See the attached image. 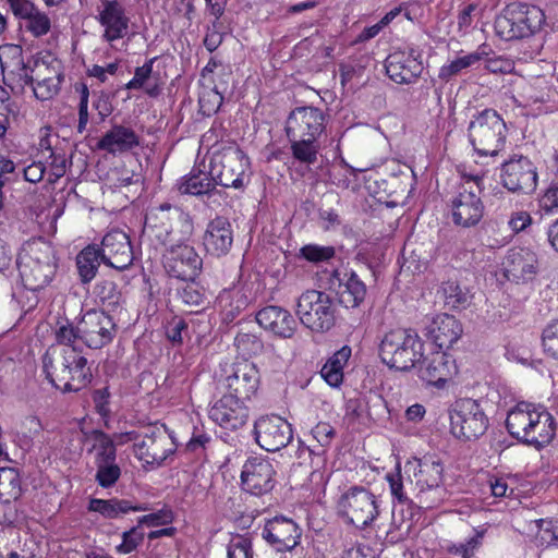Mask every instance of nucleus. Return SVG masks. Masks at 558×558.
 I'll return each mask as SVG.
<instances>
[{
	"instance_id": "f257e3e1",
	"label": "nucleus",
	"mask_w": 558,
	"mask_h": 558,
	"mask_svg": "<svg viewBox=\"0 0 558 558\" xmlns=\"http://www.w3.org/2000/svg\"><path fill=\"white\" fill-rule=\"evenodd\" d=\"M326 122L327 114L314 106L296 107L290 112L286 133L294 159L305 165L317 161Z\"/></svg>"
},
{
	"instance_id": "f03ea898",
	"label": "nucleus",
	"mask_w": 558,
	"mask_h": 558,
	"mask_svg": "<svg viewBox=\"0 0 558 558\" xmlns=\"http://www.w3.org/2000/svg\"><path fill=\"white\" fill-rule=\"evenodd\" d=\"M46 378L63 392H77L87 387L93 378L87 359L82 351L66 348L58 352L50 347L43 356Z\"/></svg>"
},
{
	"instance_id": "7ed1b4c3",
	"label": "nucleus",
	"mask_w": 558,
	"mask_h": 558,
	"mask_svg": "<svg viewBox=\"0 0 558 558\" xmlns=\"http://www.w3.org/2000/svg\"><path fill=\"white\" fill-rule=\"evenodd\" d=\"M506 427L512 437L535 448L547 446L556 433L554 416L527 402H520L509 411Z\"/></svg>"
},
{
	"instance_id": "20e7f679",
	"label": "nucleus",
	"mask_w": 558,
	"mask_h": 558,
	"mask_svg": "<svg viewBox=\"0 0 558 558\" xmlns=\"http://www.w3.org/2000/svg\"><path fill=\"white\" fill-rule=\"evenodd\" d=\"M209 175L217 185L243 191L251 181L248 157L235 144L223 145L213 153Z\"/></svg>"
},
{
	"instance_id": "39448f33",
	"label": "nucleus",
	"mask_w": 558,
	"mask_h": 558,
	"mask_svg": "<svg viewBox=\"0 0 558 558\" xmlns=\"http://www.w3.org/2000/svg\"><path fill=\"white\" fill-rule=\"evenodd\" d=\"M16 265L24 287L32 291L43 289L48 284L56 270L52 250L40 239L23 245Z\"/></svg>"
},
{
	"instance_id": "423d86ee",
	"label": "nucleus",
	"mask_w": 558,
	"mask_h": 558,
	"mask_svg": "<svg viewBox=\"0 0 558 558\" xmlns=\"http://www.w3.org/2000/svg\"><path fill=\"white\" fill-rule=\"evenodd\" d=\"M468 137L478 156L496 157L506 144L507 126L496 110L484 109L470 121Z\"/></svg>"
},
{
	"instance_id": "0eeeda50",
	"label": "nucleus",
	"mask_w": 558,
	"mask_h": 558,
	"mask_svg": "<svg viewBox=\"0 0 558 558\" xmlns=\"http://www.w3.org/2000/svg\"><path fill=\"white\" fill-rule=\"evenodd\" d=\"M545 14L542 9L527 3H511L495 20L496 35L502 40L530 37L542 28Z\"/></svg>"
},
{
	"instance_id": "6e6552de",
	"label": "nucleus",
	"mask_w": 558,
	"mask_h": 558,
	"mask_svg": "<svg viewBox=\"0 0 558 558\" xmlns=\"http://www.w3.org/2000/svg\"><path fill=\"white\" fill-rule=\"evenodd\" d=\"M450 433L458 439L471 441L485 434L489 420L481 402L472 398H459L449 407Z\"/></svg>"
},
{
	"instance_id": "1a4fd4ad",
	"label": "nucleus",
	"mask_w": 558,
	"mask_h": 558,
	"mask_svg": "<svg viewBox=\"0 0 558 558\" xmlns=\"http://www.w3.org/2000/svg\"><path fill=\"white\" fill-rule=\"evenodd\" d=\"M337 513L345 524L363 530L379 515L376 495L362 486H352L337 501Z\"/></svg>"
},
{
	"instance_id": "9d476101",
	"label": "nucleus",
	"mask_w": 558,
	"mask_h": 558,
	"mask_svg": "<svg viewBox=\"0 0 558 558\" xmlns=\"http://www.w3.org/2000/svg\"><path fill=\"white\" fill-rule=\"evenodd\" d=\"M336 305L325 292L307 290L303 292L296 304V315L302 325L314 332L330 330L336 323Z\"/></svg>"
},
{
	"instance_id": "9b49d317",
	"label": "nucleus",
	"mask_w": 558,
	"mask_h": 558,
	"mask_svg": "<svg viewBox=\"0 0 558 558\" xmlns=\"http://www.w3.org/2000/svg\"><path fill=\"white\" fill-rule=\"evenodd\" d=\"M465 184L452 201V220L454 225L464 228L477 225L484 215V205L480 197V174L465 175Z\"/></svg>"
},
{
	"instance_id": "f8f14e48",
	"label": "nucleus",
	"mask_w": 558,
	"mask_h": 558,
	"mask_svg": "<svg viewBox=\"0 0 558 558\" xmlns=\"http://www.w3.org/2000/svg\"><path fill=\"white\" fill-rule=\"evenodd\" d=\"M499 178L509 192L530 194L537 186V168L529 157L514 154L501 163Z\"/></svg>"
},
{
	"instance_id": "ddd939ff",
	"label": "nucleus",
	"mask_w": 558,
	"mask_h": 558,
	"mask_svg": "<svg viewBox=\"0 0 558 558\" xmlns=\"http://www.w3.org/2000/svg\"><path fill=\"white\" fill-rule=\"evenodd\" d=\"M163 267L166 272L182 281H193L202 272L203 258L193 245L181 240L171 244L163 253Z\"/></svg>"
},
{
	"instance_id": "4468645a",
	"label": "nucleus",
	"mask_w": 558,
	"mask_h": 558,
	"mask_svg": "<svg viewBox=\"0 0 558 558\" xmlns=\"http://www.w3.org/2000/svg\"><path fill=\"white\" fill-rule=\"evenodd\" d=\"M190 227L187 216L179 208H174L171 214L149 213L146 216L142 238L149 241L155 247L167 246L178 243L175 238V227L179 225Z\"/></svg>"
},
{
	"instance_id": "2eb2a0df",
	"label": "nucleus",
	"mask_w": 558,
	"mask_h": 558,
	"mask_svg": "<svg viewBox=\"0 0 558 558\" xmlns=\"http://www.w3.org/2000/svg\"><path fill=\"white\" fill-rule=\"evenodd\" d=\"M177 446L163 425L148 426L141 441L135 442V456L146 464L161 465Z\"/></svg>"
},
{
	"instance_id": "dca6fc26",
	"label": "nucleus",
	"mask_w": 558,
	"mask_h": 558,
	"mask_svg": "<svg viewBox=\"0 0 558 558\" xmlns=\"http://www.w3.org/2000/svg\"><path fill=\"white\" fill-rule=\"evenodd\" d=\"M275 476L276 470L269 459L251 457L242 466V489L253 496H264L274 489L276 484Z\"/></svg>"
},
{
	"instance_id": "f3484780",
	"label": "nucleus",
	"mask_w": 558,
	"mask_h": 558,
	"mask_svg": "<svg viewBox=\"0 0 558 558\" xmlns=\"http://www.w3.org/2000/svg\"><path fill=\"white\" fill-rule=\"evenodd\" d=\"M256 442L266 451L275 452L284 448L293 438L291 424L278 415H265L254 424Z\"/></svg>"
},
{
	"instance_id": "a211bd4d",
	"label": "nucleus",
	"mask_w": 558,
	"mask_h": 558,
	"mask_svg": "<svg viewBox=\"0 0 558 558\" xmlns=\"http://www.w3.org/2000/svg\"><path fill=\"white\" fill-rule=\"evenodd\" d=\"M219 385L223 395H230L245 402L257 391L259 374L253 363L244 361L235 364L231 373L219 381Z\"/></svg>"
},
{
	"instance_id": "6ab92c4d",
	"label": "nucleus",
	"mask_w": 558,
	"mask_h": 558,
	"mask_svg": "<svg viewBox=\"0 0 558 558\" xmlns=\"http://www.w3.org/2000/svg\"><path fill=\"white\" fill-rule=\"evenodd\" d=\"M97 21L102 27V41L108 43L111 47L129 34L131 20L126 14L125 7L118 0H101Z\"/></svg>"
},
{
	"instance_id": "aec40b11",
	"label": "nucleus",
	"mask_w": 558,
	"mask_h": 558,
	"mask_svg": "<svg viewBox=\"0 0 558 558\" xmlns=\"http://www.w3.org/2000/svg\"><path fill=\"white\" fill-rule=\"evenodd\" d=\"M83 344L90 349H101L109 344L117 327L111 316L104 311H88L81 318Z\"/></svg>"
},
{
	"instance_id": "412c9836",
	"label": "nucleus",
	"mask_w": 558,
	"mask_h": 558,
	"mask_svg": "<svg viewBox=\"0 0 558 558\" xmlns=\"http://www.w3.org/2000/svg\"><path fill=\"white\" fill-rule=\"evenodd\" d=\"M262 536L276 551L286 553L300 544L302 529L292 519L276 515L266 521Z\"/></svg>"
},
{
	"instance_id": "4be33fe9",
	"label": "nucleus",
	"mask_w": 558,
	"mask_h": 558,
	"mask_svg": "<svg viewBox=\"0 0 558 558\" xmlns=\"http://www.w3.org/2000/svg\"><path fill=\"white\" fill-rule=\"evenodd\" d=\"M101 260L108 267L123 271L134 259L129 235L121 230H111L105 234L100 247Z\"/></svg>"
},
{
	"instance_id": "5701e85b",
	"label": "nucleus",
	"mask_w": 558,
	"mask_h": 558,
	"mask_svg": "<svg viewBox=\"0 0 558 558\" xmlns=\"http://www.w3.org/2000/svg\"><path fill=\"white\" fill-rule=\"evenodd\" d=\"M10 49L14 53L15 65L17 66V82L21 86H32L35 97L39 100L50 99L58 93L62 82L60 72H52L51 75L38 74V77H33L28 72V65L23 61L21 47L13 46Z\"/></svg>"
},
{
	"instance_id": "b1692460",
	"label": "nucleus",
	"mask_w": 558,
	"mask_h": 558,
	"mask_svg": "<svg viewBox=\"0 0 558 558\" xmlns=\"http://www.w3.org/2000/svg\"><path fill=\"white\" fill-rule=\"evenodd\" d=\"M211 421L225 429L235 430L244 426L248 420V408L244 401L230 395H222L208 410Z\"/></svg>"
},
{
	"instance_id": "393cba45",
	"label": "nucleus",
	"mask_w": 558,
	"mask_h": 558,
	"mask_svg": "<svg viewBox=\"0 0 558 558\" xmlns=\"http://www.w3.org/2000/svg\"><path fill=\"white\" fill-rule=\"evenodd\" d=\"M462 325L454 316L442 313L430 318L425 336L438 350L450 348L461 337Z\"/></svg>"
},
{
	"instance_id": "a878e982",
	"label": "nucleus",
	"mask_w": 558,
	"mask_h": 558,
	"mask_svg": "<svg viewBox=\"0 0 558 558\" xmlns=\"http://www.w3.org/2000/svg\"><path fill=\"white\" fill-rule=\"evenodd\" d=\"M256 322L258 325L282 339L293 337L298 323L292 314L277 305H268L256 313Z\"/></svg>"
},
{
	"instance_id": "bb28decb",
	"label": "nucleus",
	"mask_w": 558,
	"mask_h": 558,
	"mask_svg": "<svg viewBox=\"0 0 558 558\" xmlns=\"http://www.w3.org/2000/svg\"><path fill=\"white\" fill-rule=\"evenodd\" d=\"M506 276L517 283L532 281L538 272L537 255L529 248L509 252L505 266Z\"/></svg>"
},
{
	"instance_id": "cd10ccee",
	"label": "nucleus",
	"mask_w": 558,
	"mask_h": 558,
	"mask_svg": "<svg viewBox=\"0 0 558 558\" xmlns=\"http://www.w3.org/2000/svg\"><path fill=\"white\" fill-rule=\"evenodd\" d=\"M233 243V231L230 222L223 217L213 219L206 228L203 244L206 252L213 256H225Z\"/></svg>"
},
{
	"instance_id": "c85d7f7f",
	"label": "nucleus",
	"mask_w": 558,
	"mask_h": 558,
	"mask_svg": "<svg viewBox=\"0 0 558 558\" xmlns=\"http://www.w3.org/2000/svg\"><path fill=\"white\" fill-rule=\"evenodd\" d=\"M424 366V375L421 376L426 386L441 389L456 373L453 361L442 351H436L430 357L421 361V368Z\"/></svg>"
},
{
	"instance_id": "c756f323",
	"label": "nucleus",
	"mask_w": 558,
	"mask_h": 558,
	"mask_svg": "<svg viewBox=\"0 0 558 558\" xmlns=\"http://www.w3.org/2000/svg\"><path fill=\"white\" fill-rule=\"evenodd\" d=\"M248 296L241 288L222 290L217 296L216 304L220 311L221 319L231 324L248 306Z\"/></svg>"
},
{
	"instance_id": "7c9ffc66",
	"label": "nucleus",
	"mask_w": 558,
	"mask_h": 558,
	"mask_svg": "<svg viewBox=\"0 0 558 558\" xmlns=\"http://www.w3.org/2000/svg\"><path fill=\"white\" fill-rule=\"evenodd\" d=\"M140 144L136 133L126 126L114 125L98 142L97 147L110 154L126 151Z\"/></svg>"
},
{
	"instance_id": "2f4dec72",
	"label": "nucleus",
	"mask_w": 558,
	"mask_h": 558,
	"mask_svg": "<svg viewBox=\"0 0 558 558\" xmlns=\"http://www.w3.org/2000/svg\"><path fill=\"white\" fill-rule=\"evenodd\" d=\"M339 281V302L347 308L357 307L366 295L365 283L354 271L344 272Z\"/></svg>"
},
{
	"instance_id": "473e14b6",
	"label": "nucleus",
	"mask_w": 558,
	"mask_h": 558,
	"mask_svg": "<svg viewBox=\"0 0 558 558\" xmlns=\"http://www.w3.org/2000/svg\"><path fill=\"white\" fill-rule=\"evenodd\" d=\"M555 90L549 81L545 77H536L522 86L520 97L525 107H539L549 102Z\"/></svg>"
},
{
	"instance_id": "72a5a7b5",
	"label": "nucleus",
	"mask_w": 558,
	"mask_h": 558,
	"mask_svg": "<svg viewBox=\"0 0 558 558\" xmlns=\"http://www.w3.org/2000/svg\"><path fill=\"white\" fill-rule=\"evenodd\" d=\"M81 330V320H78L76 325L68 319L58 322L54 328V340L61 348L54 347L57 351H64L66 348L82 351L83 333Z\"/></svg>"
},
{
	"instance_id": "f704fd0d",
	"label": "nucleus",
	"mask_w": 558,
	"mask_h": 558,
	"mask_svg": "<svg viewBox=\"0 0 558 558\" xmlns=\"http://www.w3.org/2000/svg\"><path fill=\"white\" fill-rule=\"evenodd\" d=\"M351 356V348L343 345L328 359L320 369L322 377L331 387H338L343 380V367Z\"/></svg>"
},
{
	"instance_id": "c9c22d12",
	"label": "nucleus",
	"mask_w": 558,
	"mask_h": 558,
	"mask_svg": "<svg viewBox=\"0 0 558 558\" xmlns=\"http://www.w3.org/2000/svg\"><path fill=\"white\" fill-rule=\"evenodd\" d=\"M439 292L441 293L445 305L453 310L466 308L471 305L473 299V294L468 287L451 279L442 282Z\"/></svg>"
},
{
	"instance_id": "e433bc0d",
	"label": "nucleus",
	"mask_w": 558,
	"mask_h": 558,
	"mask_svg": "<svg viewBox=\"0 0 558 558\" xmlns=\"http://www.w3.org/2000/svg\"><path fill=\"white\" fill-rule=\"evenodd\" d=\"M102 263L101 253L97 245H87L76 256V267L83 283L90 282L97 275L98 267Z\"/></svg>"
},
{
	"instance_id": "4c0bfd02",
	"label": "nucleus",
	"mask_w": 558,
	"mask_h": 558,
	"mask_svg": "<svg viewBox=\"0 0 558 558\" xmlns=\"http://www.w3.org/2000/svg\"><path fill=\"white\" fill-rule=\"evenodd\" d=\"M88 509L94 512H99L108 519L118 518L129 511H144L145 507L132 505L129 500L112 498L109 500L92 499Z\"/></svg>"
},
{
	"instance_id": "58836bf2",
	"label": "nucleus",
	"mask_w": 558,
	"mask_h": 558,
	"mask_svg": "<svg viewBox=\"0 0 558 558\" xmlns=\"http://www.w3.org/2000/svg\"><path fill=\"white\" fill-rule=\"evenodd\" d=\"M216 185L209 173L193 169L189 175L182 179L179 190L182 194L201 196L214 192Z\"/></svg>"
},
{
	"instance_id": "ea45409f",
	"label": "nucleus",
	"mask_w": 558,
	"mask_h": 558,
	"mask_svg": "<svg viewBox=\"0 0 558 558\" xmlns=\"http://www.w3.org/2000/svg\"><path fill=\"white\" fill-rule=\"evenodd\" d=\"M415 63V60L411 61ZM414 66L412 68L404 62V56L400 53L390 54L386 59L385 68L387 75L398 84H411L416 81L417 74L414 71Z\"/></svg>"
},
{
	"instance_id": "a19ab883",
	"label": "nucleus",
	"mask_w": 558,
	"mask_h": 558,
	"mask_svg": "<svg viewBox=\"0 0 558 558\" xmlns=\"http://www.w3.org/2000/svg\"><path fill=\"white\" fill-rule=\"evenodd\" d=\"M22 494L21 476L13 468H0V502L9 504Z\"/></svg>"
},
{
	"instance_id": "79ce46f5",
	"label": "nucleus",
	"mask_w": 558,
	"mask_h": 558,
	"mask_svg": "<svg viewBox=\"0 0 558 558\" xmlns=\"http://www.w3.org/2000/svg\"><path fill=\"white\" fill-rule=\"evenodd\" d=\"M95 465L117 461V448L109 435L101 430L92 433Z\"/></svg>"
},
{
	"instance_id": "37998d69",
	"label": "nucleus",
	"mask_w": 558,
	"mask_h": 558,
	"mask_svg": "<svg viewBox=\"0 0 558 558\" xmlns=\"http://www.w3.org/2000/svg\"><path fill=\"white\" fill-rule=\"evenodd\" d=\"M485 58L484 48H480L465 56L458 57L450 61L448 64L442 65L439 71V77L449 81L459 75L463 70L471 68L475 63Z\"/></svg>"
},
{
	"instance_id": "c03bdc74",
	"label": "nucleus",
	"mask_w": 558,
	"mask_h": 558,
	"mask_svg": "<svg viewBox=\"0 0 558 558\" xmlns=\"http://www.w3.org/2000/svg\"><path fill=\"white\" fill-rule=\"evenodd\" d=\"M413 335L409 332L407 329H395L385 335L381 340L379 347V355L381 361H386L387 359L392 357L391 355L399 352L401 348L408 343V340L411 339Z\"/></svg>"
},
{
	"instance_id": "a18cd8bd",
	"label": "nucleus",
	"mask_w": 558,
	"mask_h": 558,
	"mask_svg": "<svg viewBox=\"0 0 558 558\" xmlns=\"http://www.w3.org/2000/svg\"><path fill=\"white\" fill-rule=\"evenodd\" d=\"M19 19L26 20V28L35 37H41L47 35L51 28V21L49 16L40 11L36 4L25 15H21Z\"/></svg>"
},
{
	"instance_id": "49530a36",
	"label": "nucleus",
	"mask_w": 558,
	"mask_h": 558,
	"mask_svg": "<svg viewBox=\"0 0 558 558\" xmlns=\"http://www.w3.org/2000/svg\"><path fill=\"white\" fill-rule=\"evenodd\" d=\"M415 337L416 335L409 339L404 348H401L399 352H396V354L391 355L392 357L387 359L384 361V363L387 364L390 368H396L398 371L411 369L415 364Z\"/></svg>"
},
{
	"instance_id": "de8ad7c7",
	"label": "nucleus",
	"mask_w": 558,
	"mask_h": 558,
	"mask_svg": "<svg viewBox=\"0 0 558 558\" xmlns=\"http://www.w3.org/2000/svg\"><path fill=\"white\" fill-rule=\"evenodd\" d=\"M480 48H484L485 69L493 74H511L515 71V63L511 58L506 56H497L493 51L487 50V46L483 45Z\"/></svg>"
},
{
	"instance_id": "09e8293b",
	"label": "nucleus",
	"mask_w": 558,
	"mask_h": 558,
	"mask_svg": "<svg viewBox=\"0 0 558 558\" xmlns=\"http://www.w3.org/2000/svg\"><path fill=\"white\" fill-rule=\"evenodd\" d=\"M442 465L440 460L425 456L421 459V475H425V484L428 489L438 488L442 478Z\"/></svg>"
},
{
	"instance_id": "8fccbe9b",
	"label": "nucleus",
	"mask_w": 558,
	"mask_h": 558,
	"mask_svg": "<svg viewBox=\"0 0 558 558\" xmlns=\"http://www.w3.org/2000/svg\"><path fill=\"white\" fill-rule=\"evenodd\" d=\"M238 352L245 359L258 355L263 352V341L255 335L240 332L234 339Z\"/></svg>"
},
{
	"instance_id": "3c124183",
	"label": "nucleus",
	"mask_w": 558,
	"mask_h": 558,
	"mask_svg": "<svg viewBox=\"0 0 558 558\" xmlns=\"http://www.w3.org/2000/svg\"><path fill=\"white\" fill-rule=\"evenodd\" d=\"M122 542L116 546V551L120 555H126L135 551L144 542L145 533L142 527L133 526L121 535Z\"/></svg>"
},
{
	"instance_id": "603ef678",
	"label": "nucleus",
	"mask_w": 558,
	"mask_h": 558,
	"mask_svg": "<svg viewBox=\"0 0 558 558\" xmlns=\"http://www.w3.org/2000/svg\"><path fill=\"white\" fill-rule=\"evenodd\" d=\"M178 296L182 303L190 307H199L206 302L204 289L195 283V280L190 281L183 288L179 289Z\"/></svg>"
},
{
	"instance_id": "864d4df0",
	"label": "nucleus",
	"mask_w": 558,
	"mask_h": 558,
	"mask_svg": "<svg viewBox=\"0 0 558 558\" xmlns=\"http://www.w3.org/2000/svg\"><path fill=\"white\" fill-rule=\"evenodd\" d=\"M95 481L102 488L112 487L121 476V469L117 461L96 465Z\"/></svg>"
},
{
	"instance_id": "5fc2aeb1",
	"label": "nucleus",
	"mask_w": 558,
	"mask_h": 558,
	"mask_svg": "<svg viewBox=\"0 0 558 558\" xmlns=\"http://www.w3.org/2000/svg\"><path fill=\"white\" fill-rule=\"evenodd\" d=\"M95 294L104 305L111 307L119 305L122 298L117 284L110 280L99 281L95 286Z\"/></svg>"
},
{
	"instance_id": "6e6d98bb",
	"label": "nucleus",
	"mask_w": 558,
	"mask_h": 558,
	"mask_svg": "<svg viewBox=\"0 0 558 558\" xmlns=\"http://www.w3.org/2000/svg\"><path fill=\"white\" fill-rule=\"evenodd\" d=\"M393 518L396 519L397 514L401 517V521L399 523L400 529H404L407 532H411V530L415 525V505L412 500L405 499L404 501H400L395 504L393 506Z\"/></svg>"
},
{
	"instance_id": "4d7b16f0",
	"label": "nucleus",
	"mask_w": 558,
	"mask_h": 558,
	"mask_svg": "<svg viewBox=\"0 0 558 558\" xmlns=\"http://www.w3.org/2000/svg\"><path fill=\"white\" fill-rule=\"evenodd\" d=\"M538 527L536 539L542 546H551L558 544V523L545 520L534 521Z\"/></svg>"
},
{
	"instance_id": "13d9d810",
	"label": "nucleus",
	"mask_w": 558,
	"mask_h": 558,
	"mask_svg": "<svg viewBox=\"0 0 558 558\" xmlns=\"http://www.w3.org/2000/svg\"><path fill=\"white\" fill-rule=\"evenodd\" d=\"M301 255L311 263H322L331 259L335 256L333 246H322L317 244H307L301 248Z\"/></svg>"
},
{
	"instance_id": "bf43d9fd",
	"label": "nucleus",
	"mask_w": 558,
	"mask_h": 558,
	"mask_svg": "<svg viewBox=\"0 0 558 558\" xmlns=\"http://www.w3.org/2000/svg\"><path fill=\"white\" fill-rule=\"evenodd\" d=\"M227 557L254 558L251 539L241 535L232 538L227 548Z\"/></svg>"
},
{
	"instance_id": "052dcab7",
	"label": "nucleus",
	"mask_w": 558,
	"mask_h": 558,
	"mask_svg": "<svg viewBox=\"0 0 558 558\" xmlns=\"http://www.w3.org/2000/svg\"><path fill=\"white\" fill-rule=\"evenodd\" d=\"M223 96L222 93L217 90V87L214 89L204 93L199 98V107L201 111L206 116H211L216 113L220 106L222 105Z\"/></svg>"
},
{
	"instance_id": "680f3d73",
	"label": "nucleus",
	"mask_w": 558,
	"mask_h": 558,
	"mask_svg": "<svg viewBox=\"0 0 558 558\" xmlns=\"http://www.w3.org/2000/svg\"><path fill=\"white\" fill-rule=\"evenodd\" d=\"M157 60L156 57L146 61L142 66H137L134 72L133 78L126 83V89H141L145 86L146 82L153 73V65Z\"/></svg>"
},
{
	"instance_id": "e2e57ef3",
	"label": "nucleus",
	"mask_w": 558,
	"mask_h": 558,
	"mask_svg": "<svg viewBox=\"0 0 558 558\" xmlns=\"http://www.w3.org/2000/svg\"><path fill=\"white\" fill-rule=\"evenodd\" d=\"M544 351L558 360V320L549 324L543 331Z\"/></svg>"
},
{
	"instance_id": "0e129e2a",
	"label": "nucleus",
	"mask_w": 558,
	"mask_h": 558,
	"mask_svg": "<svg viewBox=\"0 0 558 558\" xmlns=\"http://www.w3.org/2000/svg\"><path fill=\"white\" fill-rule=\"evenodd\" d=\"M222 23L219 19L215 17L211 25L208 27V32L204 38V46L208 51H215L222 43Z\"/></svg>"
},
{
	"instance_id": "69168bd1",
	"label": "nucleus",
	"mask_w": 558,
	"mask_h": 558,
	"mask_svg": "<svg viewBox=\"0 0 558 558\" xmlns=\"http://www.w3.org/2000/svg\"><path fill=\"white\" fill-rule=\"evenodd\" d=\"M110 392L108 387L96 389L93 392V402L97 413L106 418L110 416L111 410L109 407Z\"/></svg>"
},
{
	"instance_id": "338daca9",
	"label": "nucleus",
	"mask_w": 558,
	"mask_h": 558,
	"mask_svg": "<svg viewBox=\"0 0 558 558\" xmlns=\"http://www.w3.org/2000/svg\"><path fill=\"white\" fill-rule=\"evenodd\" d=\"M187 329L186 322L181 317H173L166 327V336L172 343H182L183 331Z\"/></svg>"
},
{
	"instance_id": "774afa93",
	"label": "nucleus",
	"mask_w": 558,
	"mask_h": 558,
	"mask_svg": "<svg viewBox=\"0 0 558 558\" xmlns=\"http://www.w3.org/2000/svg\"><path fill=\"white\" fill-rule=\"evenodd\" d=\"M312 435L322 447H327L331 444L336 430L329 423L319 422L313 427Z\"/></svg>"
}]
</instances>
